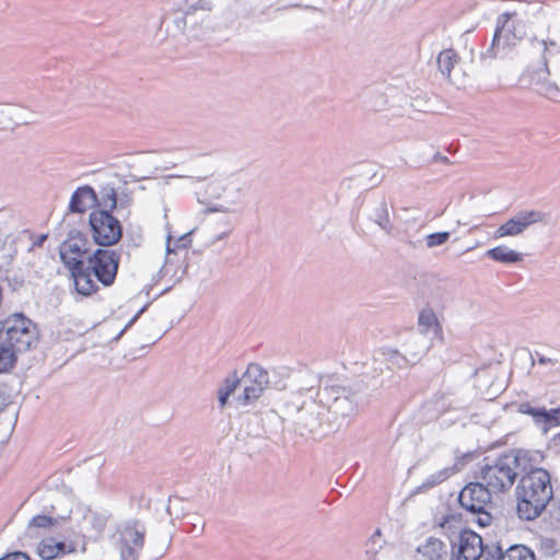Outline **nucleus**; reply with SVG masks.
Instances as JSON below:
<instances>
[{
    "label": "nucleus",
    "instance_id": "obj_3",
    "mask_svg": "<svg viewBox=\"0 0 560 560\" xmlns=\"http://www.w3.org/2000/svg\"><path fill=\"white\" fill-rule=\"evenodd\" d=\"M86 241L81 235L70 236L59 249L60 258L71 272L75 290L79 294L89 296L98 290L97 282L89 278L90 273L82 271L85 264L83 258L88 253Z\"/></svg>",
    "mask_w": 560,
    "mask_h": 560
},
{
    "label": "nucleus",
    "instance_id": "obj_10",
    "mask_svg": "<svg viewBox=\"0 0 560 560\" xmlns=\"http://www.w3.org/2000/svg\"><path fill=\"white\" fill-rule=\"evenodd\" d=\"M92 238L101 246H112L122 236V228L118 219L107 211L90 213Z\"/></svg>",
    "mask_w": 560,
    "mask_h": 560
},
{
    "label": "nucleus",
    "instance_id": "obj_43",
    "mask_svg": "<svg viewBox=\"0 0 560 560\" xmlns=\"http://www.w3.org/2000/svg\"><path fill=\"white\" fill-rule=\"evenodd\" d=\"M94 518H95V514H94L92 511L88 510V511H86V513H85V515H84V521H85V522H89L91 525H93V522H92V521H93Z\"/></svg>",
    "mask_w": 560,
    "mask_h": 560
},
{
    "label": "nucleus",
    "instance_id": "obj_34",
    "mask_svg": "<svg viewBox=\"0 0 560 560\" xmlns=\"http://www.w3.org/2000/svg\"><path fill=\"white\" fill-rule=\"evenodd\" d=\"M21 108L12 104H0V125L19 124Z\"/></svg>",
    "mask_w": 560,
    "mask_h": 560
},
{
    "label": "nucleus",
    "instance_id": "obj_1",
    "mask_svg": "<svg viewBox=\"0 0 560 560\" xmlns=\"http://www.w3.org/2000/svg\"><path fill=\"white\" fill-rule=\"evenodd\" d=\"M552 498L549 472L542 468L530 470L521 478L516 487L518 516L526 521L537 518Z\"/></svg>",
    "mask_w": 560,
    "mask_h": 560
},
{
    "label": "nucleus",
    "instance_id": "obj_2",
    "mask_svg": "<svg viewBox=\"0 0 560 560\" xmlns=\"http://www.w3.org/2000/svg\"><path fill=\"white\" fill-rule=\"evenodd\" d=\"M144 536L145 528L139 522L119 525L103 548V560H138Z\"/></svg>",
    "mask_w": 560,
    "mask_h": 560
},
{
    "label": "nucleus",
    "instance_id": "obj_13",
    "mask_svg": "<svg viewBox=\"0 0 560 560\" xmlns=\"http://www.w3.org/2000/svg\"><path fill=\"white\" fill-rule=\"evenodd\" d=\"M547 214L538 210H523L510 218L494 231V238L513 237L523 234L536 223H545Z\"/></svg>",
    "mask_w": 560,
    "mask_h": 560
},
{
    "label": "nucleus",
    "instance_id": "obj_19",
    "mask_svg": "<svg viewBox=\"0 0 560 560\" xmlns=\"http://www.w3.org/2000/svg\"><path fill=\"white\" fill-rule=\"evenodd\" d=\"M469 459L468 454H464L462 456H456L455 462L453 465L444 467L431 475H429L424 481L421 483L420 488L423 490L434 488L442 482L450 479L452 476L459 472L466 465L467 460Z\"/></svg>",
    "mask_w": 560,
    "mask_h": 560
},
{
    "label": "nucleus",
    "instance_id": "obj_24",
    "mask_svg": "<svg viewBox=\"0 0 560 560\" xmlns=\"http://www.w3.org/2000/svg\"><path fill=\"white\" fill-rule=\"evenodd\" d=\"M66 552V544L51 537L43 539L37 546V553L44 560L55 559Z\"/></svg>",
    "mask_w": 560,
    "mask_h": 560
},
{
    "label": "nucleus",
    "instance_id": "obj_31",
    "mask_svg": "<svg viewBox=\"0 0 560 560\" xmlns=\"http://www.w3.org/2000/svg\"><path fill=\"white\" fill-rule=\"evenodd\" d=\"M97 203L102 207L98 211H107V213H110L118 207V195L113 187L105 186L101 191V198Z\"/></svg>",
    "mask_w": 560,
    "mask_h": 560
},
{
    "label": "nucleus",
    "instance_id": "obj_12",
    "mask_svg": "<svg viewBox=\"0 0 560 560\" xmlns=\"http://www.w3.org/2000/svg\"><path fill=\"white\" fill-rule=\"evenodd\" d=\"M326 418L325 406L317 397V399L305 401L298 410L296 424L299 429L310 433H332V430H329L326 425Z\"/></svg>",
    "mask_w": 560,
    "mask_h": 560
},
{
    "label": "nucleus",
    "instance_id": "obj_26",
    "mask_svg": "<svg viewBox=\"0 0 560 560\" xmlns=\"http://www.w3.org/2000/svg\"><path fill=\"white\" fill-rule=\"evenodd\" d=\"M486 256L502 264H516L523 261V254L511 249L505 245H499L488 249Z\"/></svg>",
    "mask_w": 560,
    "mask_h": 560
},
{
    "label": "nucleus",
    "instance_id": "obj_32",
    "mask_svg": "<svg viewBox=\"0 0 560 560\" xmlns=\"http://www.w3.org/2000/svg\"><path fill=\"white\" fill-rule=\"evenodd\" d=\"M438 329V319L432 311L423 310L419 314L418 330L416 332H423L425 336L430 331L435 332Z\"/></svg>",
    "mask_w": 560,
    "mask_h": 560
},
{
    "label": "nucleus",
    "instance_id": "obj_47",
    "mask_svg": "<svg viewBox=\"0 0 560 560\" xmlns=\"http://www.w3.org/2000/svg\"><path fill=\"white\" fill-rule=\"evenodd\" d=\"M209 211H211V212H219V211L220 212H225V211H228V209H224L222 207H215V208H211Z\"/></svg>",
    "mask_w": 560,
    "mask_h": 560
},
{
    "label": "nucleus",
    "instance_id": "obj_4",
    "mask_svg": "<svg viewBox=\"0 0 560 560\" xmlns=\"http://www.w3.org/2000/svg\"><path fill=\"white\" fill-rule=\"evenodd\" d=\"M317 397L325 406L326 425L332 432L340 430L347 423L348 418L354 416L358 410L357 402L340 386H325L318 390Z\"/></svg>",
    "mask_w": 560,
    "mask_h": 560
},
{
    "label": "nucleus",
    "instance_id": "obj_39",
    "mask_svg": "<svg viewBox=\"0 0 560 560\" xmlns=\"http://www.w3.org/2000/svg\"><path fill=\"white\" fill-rule=\"evenodd\" d=\"M0 560H30V558L26 553L16 551L0 558Z\"/></svg>",
    "mask_w": 560,
    "mask_h": 560
},
{
    "label": "nucleus",
    "instance_id": "obj_41",
    "mask_svg": "<svg viewBox=\"0 0 560 560\" xmlns=\"http://www.w3.org/2000/svg\"><path fill=\"white\" fill-rule=\"evenodd\" d=\"M550 513L553 520L560 524V501L552 503Z\"/></svg>",
    "mask_w": 560,
    "mask_h": 560
},
{
    "label": "nucleus",
    "instance_id": "obj_50",
    "mask_svg": "<svg viewBox=\"0 0 560 560\" xmlns=\"http://www.w3.org/2000/svg\"><path fill=\"white\" fill-rule=\"evenodd\" d=\"M179 177L178 175H170L167 178Z\"/></svg>",
    "mask_w": 560,
    "mask_h": 560
},
{
    "label": "nucleus",
    "instance_id": "obj_14",
    "mask_svg": "<svg viewBox=\"0 0 560 560\" xmlns=\"http://www.w3.org/2000/svg\"><path fill=\"white\" fill-rule=\"evenodd\" d=\"M482 550L481 537L472 530H463L453 546L451 560H478Z\"/></svg>",
    "mask_w": 560,
    "mask_h": 560
},
{
    "label": "nucleus",
    "instance_id": "obj_36",
    "mask_svg": "<svg viewBox=\"0 0 560 560\" xmlns=\"http://www.w3.org/2000/svg\"><path fill=\"white\" fill-rule=\"evenodd\" d=\"M376 542L372 541L366 550V560H392L388 549H383L381 546L375 548Z\"/></svg>",
    "mask_w": 560,
    "mask_h": 560
},
{
    "label": "nucleus",
    "instance_id": "obj_40",
    "mask_svg": "<svg viewBox=\"0 0 560 560\" xmlns=\"http://www.w3.org/2000/svg\"><path fill=\"white\" fill-rule=\"evenodd\" d=\"M145 307H142L128 323L127 325L121 329V331L118 334V336L116 337V340H118L125 332L126 330L131 327L136 320L140 317V315L144 312Z\"/></svg>",
    "mask_w": 560,
    "mask_h": 560
},
{
    "label": "nucleus",
    "instance_id": "obj_42",
    "mask_svg": "<svg viewBox=\"0 0 560 560\" xmlns=\"http://www.w3.org/2000/svg\"><path fill=\"white\" fill-rule=\"evenodd\" d=\"M537 361L541 365H546V364L555 365L557 363V360L551 359V358H547V357H544V355H538Z\"/></svg>",
    "mask_w": 560,
    "mask_h": 560
},
{
    "label": "nucleus",
    "instance_id": "obj_49",
    "mask_svg": "<svg viewBox=\"0 0 560 560\" xmlns=\"http://www.w3.org/2000/svg\"><path fill=\"white\" fill-rule=\"evenodd\" d=\"M225 236H226V233H225V232H223V233H221V234H220L215 240H222V238H224Z\"/></svg>",
    "mask_w": 560,
    "mask_h": 560
},
{
    "label": "nucleus",
    "instance_id": "obj_45",
    "mask_svg": "<svg viewBox=\"0 0 560 560\" xmlns=\"http://www.w3.org/2000/svg\"><path fill=\"white\" fill-rule=\"evenodd\" d=\"M129 203H130V199L127 196H125L124 198L122 197L118 198V205L120 207H127Z\"/></svg>",
    "mask_w": 560,
    "mask_h": 560
},
{
    "label": "nucleus",
    "instance_id": "obj_44",
    "mask_svg": "<svg viewBox=\"0 0 560 560\" xmlns=\"http://www.w3.org/2000/svg\"><path fill=\"white\" fill-rule=\"evenodd\" d=\"M208 190H211L212 194L217 192L220 189L219 183L212 182L208 184Z\"/></svg>",
    "mask_w": 560,
    "mask_h": 560
},
{
    "label": "nucleus",
    "instance_id": "obj_35",
    "mask_svg": "<svg viewBox=\"0 0 560 560\" xmlns=\"http://www.w3.org/2000/svg\"><path fill=\"white\" fill-rule=\"evenodd\" d=\"M208 12L211 10V3L208 0H199L196 4H191L187 8L185 16L176 22L179 28H183L188 23V20L192 22V16L197 11Z\"/></svg>",
    "mask_w": 560,
    "mask_h": 560
},
{
    "label": "nucleus",
    "instance_id": "obj_27",
    "mask_svg": "<svg viewBox=\"0 0 560 560\" xmlns=\"http://www.w3.org/2000/svg\"><path fill=\"white\" fill-rule=\"evenodd\" d=\"M497 553L501 560H536L533 550L524 545L511 546L505 551L498 547Z\"/></svg>",
    "mask_w": 560,
    "mask_h": 560
},
{
    "label": "nucleus",
    "instance_id": "obj_18",
    "mask_svg": "<svg viewBox=\"0 0 560 560\" xmlns=\"http://www.w3.org/2000/svg\"><path fill=\"white\" fill-rule=\"evenodd\" d=\"M469 459L468 454H464L462 456H456L455 462L453 465L444 467L431 475H429L424 481L421 483L420 488L423 490L434 488L442 482L450 479L452 476L459 472L466 465L467 460Z\"/></svg>",
    "mask_w": 560,
    "mask_h": 560
},
{
    "label": "nucleus",
    "instance_id": "obj_15",
    "mask_svg": "<svg viewBox=\"0 0 560 560\" xmlns=\"http://www.w3.org/2000/svg\"><path fill=\"white\" fill-rule=\"evenodd\" d=\"M518 411L533 417L536 425L546 434L550 429L560 425V408L547 410L545 408L533 407L528 402H523Z\"/></svg>",
    "mask_w": 560,
    "mask_h": 560
},
{
    "label": "nucleus",
    "instance_id": "obj_29",
    "mask_svg": "<svg viewBox=\"0 0 560 560\" xmlns=\"http://www.w3.org/2000/svg\"><path fill=\"white\" fill-rule=\"evenodd\" d=\"M371 219L386 233H390L393 224L390 222L388 208L385 201H380L373 209Z\"/></svg>",
    "mask_w": 560,
    "mask_h": 560
},
{
    "label": "nucleus",
    "instance_id": "obj_30",
    "mask_svg": "<svg viewBox=\"0 0 560 560\" xmlns=\"http://www.w3.org/2000/svg\"><path fill=\"white\" fill-rule=\"evenodd\" d=\"M242 380L237 377L236 373L228 376L218 392V398L221 407H224L231 394L241 388Z\"/></svg>",
    "mask_w": 560,
    "mask_h": 560
},
{
    "label": "nucleus",
    "instance_id": "obj_23",
    "mask_svg": "<svg viewBox=\"0 0 560 560\" xmlns=\"http://www.w3.org/2000/svg\"><path fill=\"white\" fill-rule=\"evenodd\" d=\"M417 560H447L446 545L438 538L430 537L419 546Z\"/></svg>",
    "mask_w": 560,
    "mask_h": 560
},
{
    "label": "nucleus",
    "instance_id": "obj_51",
    "mask_svg": "<svg viewBox=\"0 0 560 560\" xmlns=\"http://www.w3.org/2000/svg\"><path fill=\"white\" fill-rule=\"evenodd\" d=\"M559 436H560V433H559Z\"/></svg>",
    "mask_w": 560,
    "mask_h": 560
},
{
    "label": "nucleus",
    "instance_id": "obj_25",
    "mask_svg": "<svg viewBox=\"0 0 560 560\" xmlns=\"http://www.w3.org/2000/svg\"><path fill=\"white\" fill-rule=\"evenodd\" d=\"M376 360L385 362L389 369H404L409 363L408 358L396 349L382 348L375 352Z\"/></svg>",
    "mask_w": 560,
    "mask_h": 560
},
{
    "label": "nucleus",
    "instance_id": "obj_20",
    "mask_svg": "<svg viewBox=\"0 0 560 560\" xmlns=\"http://www.w3.org/2000/svg\"><path fill=\"white\" fill-rule=\"evenodd\" d=\"M469 459L468 454H464L462 456H456L455 462L453 465L444 467L431 475H429L424 481L421 483L420 488L423 490L434 488L442 482L450 479L452 476L459 472L466 465L467 460Z\"/></svg>",
    "mask_w": 560,
    "mask_h": 560
},
{
    "label": "nucleus",
    "instance_id": "obj_5",
    "mask_svg": "<svg viewBox=\"0 0 560 560\" xmlns=\"http://www.w3.org/2000/svg\"><path fill=\"white\" fill-rule=\"evenodd\" d=\"M527 24L525 10H514L499 15L490 48L492 56L495 57L501 49L516 45L526 35Z\"/></svg>",
    "mask_w": 560,
    "mask_h": 560
},
{
    "label": "nucleus",
    "instance_id": "obj_48",
    "mask_svg": "<svg viewBox=\"0 0 560 560\" xmlns=\"http://www.w3.org/2000/svg\"><path fill=\"white\" fill-rule=\"evenodd\" d=\"M46 235H40L39 238H38V242L36 243L37 245H42V243L46 240Z\"/></svg>",
    "mask_w": 560,
    "mask_h": 560
},
{
    "label": "nucleus",
    "instance_id": "obj_28",
    "mask_svg": "<svg viewBox=\"0 0 560 560\" xmlns=\"http://www.w3.org/2000/svg\"><path fill=\"white\" fill-rule=\"evenodd\" d=\"M19 353L20 352L10 346L0 334V373L7 372L13 368Z\"/></svg>",
    "mask_w": 560,
    "mask_h": 560
},
{
    "label": "nucleus",
    "instance_id": "obj_6",
    "mask_svg": "<svg viewBox=\"0 0 560 560\" xmlns=\"http://www.w3.org/2000/svg\"><path fill=\"white\" fill-rule=\"evenodd\" d=\"M517 456L506 454L497 459L492 465L482 467L480 479L493 494L502 493L514 485L517 477Z\"/></svg>",
    "mask_w": 560,
    "mask_h": 560
},
{
    "label": "nucleus",
    "instance_id": "obj_22",
    "mask_svg": "<svg viewBox=\"0 0 560 560\" xmlns=\"http://www.w3.org/2000/svg\"><path fill=\"white\" fill-rule=\"evenodd\" d=\"M532 85L542 96L557 101L560 98V88L549 79V72L541 70L533 74Z\"/></svg>",
    "mask_w": 560,
    "mask_h": 560
},
{
    "label": "nucleus",
    "instance_id": "obj_33",
    "mask_svg": "<svg viewBox=\"0 0 560 560\" xmlns=\"http://www.w3.org/2000/svg\"><path fill=\"white\" fill-rule=\"evenodd\" d=\"M189 236H190V233H187V234L180 236L175 242L174 245H172V237H171V235L167 236V244H166L167 257H166L164 266L161 269V272H163L164 275L168 273V271H170V264H171L170 256L176 252V248H179V247L186 248L188 246V243L190 242L189 241Z\"/></svg>",
    "mask_w": 560,
    "mask_h": 560
},
{
    "label": "nucleus",
    "instance_id": "obj_46",
    "mask_svg": "<svg viewBox=\"0 0 560 560\" xmlns=\"http://www.w3.org/2000/svg\"><path fill=\"white\" fill-rule=\"evenodd\" d=\"M205 524H201L200 526H197V524L191 525L190 532H196L197 534H201L203 532Z\"/></svg>",
    "mask_w": 560,
    "mask_h": 560
},
{
    "label": "nucleus",
    "instance_id": "obj_38",
    "mask_svg": "<svg viewBox=\"0 0 560 560\" xmlns=\"http://www.w3.org/2000/svg\"><path fill=\"white\" fill-rule=\"evenodd\" d=\"M52 523L54 520L50 516L37 515L31 520L30 525L35 527H48L52 525Z\"/></svg>",
    "mask_w": 560,
    "mask_h": 560
},
{
    "label": "nucleus",
    "instance_id": "obj_8",
    "mask_svg": "<svg viewBox=\"0 0 560 560\" xmlns=\"http://www.w3.org/2000/svg\"><path fill=\"white\" fill-rule=\"evenodd\" d=\"M120 255L112 249H97L93 255L89 256L82 271L90 273L89 278H96L104 287L114 283Z\"/></svg>",
    "mask_w": 560,
    "mask_h": 560
},
{
    "label": "nucleus",
    "instance_id": "obj_16",
    "mask_svg": "<svg viewBox=\"0 0 560 560\" xmlns=\"http://www.w3.org/2000/svg\"><path fill=\"white\" fill-rule=\"evenodd\" d=\"M438 66L442 74L453 83L463 82L464 73L459 67V57L453 49H445L439 54Z\"/></svg>",
    "mask_w": 560,
    "mask_h": 560
},
{
    "label": "nucleus",
    "instance_id": "obj_17",
    "mask_svg": "<svg viewBox=\"0 0 560 560\" xmlns=\"http://www.w3.org/2000/svg\"><path fill=\"white\" fill-rule=\"evenodd\" d=\"M429 336L423 332H411L402 345L405 355L410 364L418 362L430 349Z\"/></svg>",
    "mask_w": 560,
    "mask_h": 560
},
{
    "label": "nucleus",
    "instance_id": "obj_11",
    "mask_svg": "<svg viewBox=\"0 0 560 560\" xmlns=\"http://www.w3.org/2000/svg\"><path fill=\"white\" fill-rule=\"evenodd\" d=\"M241 380V393L236 395V400L243 406L256 401L269 383L267 371L255 363L247 366Z\"/></svg>",
    "mask_w": 560,
    "mask_h": 560
},
{
    "label": "nucleus",
    "instance_id": "obj_7",
    "mask_svg": "<svg viewBox=\"0 0 560 560\" xmlns=\"http://www.w3.org/2000/svg\"><path fill=\"white\" fill-rule=\"evenodd\" d=\"M0 334L20 353L30 350L38 341L36 325L23 314H13L0 322Z\"/></svg>",
    "mask_w": 560,
    "mask_h": 560
},
{
    "label": "nucleus",
    "instance_id": "obj_21",
    "mask_svg": "<svg viewBox=\"0 0 560 560\" xmlns=\"http://www.w3.org/2000/svg\"><path fill=\"white\" fill-rule=\"evenodd\" d=\"M97 202L94 189L90 186L79 187L71 196L69 209L71 212L83 213Z\"/></svg>",
    "mask_w": 560,
    "mask_h": 560
},
{
    "label": "nucleus",
    "instance_id": "obj_9",
    "mask_svg": "<svg viewBox=\"0 0 560 560\" xmlns=\"http://www.w3.org/2000/svg\"><path fill=\"white\" fill-rule=\"evenodd\" d=\"M493 493L481 482L468 483L459 493V503L467 511L478 514V524L480 526H489L491 524V515L486 511Z\"/></svg>",
    "mask_w": 560,
    "mask_h": 560
},
{
    "label": "nucleus",
    "instance_id": "obj_37",
    "mask_svg": "<svg viewBox=\"0 0 560 560\" xmlns=\"http://www.w3.org/2000/svg\"><path fill=\"white\" fill-rule=\"evenodd\" d=\"M450 232H436L425 236V245L428 248H434L444 245L450 240Z\"/></svg>",
    "mask_w": 560,
    "mask_h": 560
}]
</instances>
